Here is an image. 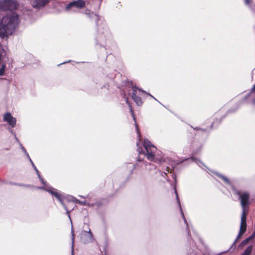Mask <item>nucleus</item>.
Returning a JSON list of instances; mask_svg holds the SVG:
<instances>
[{
    "instance_id": "obj_1",
    "label": "nucleus",
    "mask_w": 255,
    "mask_h": 255,
    "mask_svg": "<svg viewBox=\"0 0 255 255\" xmlns=\"http://www.w3.org/2000/svg\"><path fill=\"white\" fill-rule=\"evenodd\" d=\"M19 22L18 16L15 12H10L4 16L0 21V36L4 38L12 34Z\"/></svg>"
},
{
    "instance_id": "obj_2",
    "label": "nucleus",
    "mask_w": 255,
    "mask_h": 255,
    "mask_svg": "<svg viewBox=\"0 0 255 255\" xmlns=\"http://www.w3.org/2000/svg\"><path fill=\"white\" fill-rule=\"evenodd\" d=\"M127 104L128 105V107L130 109V111L131 113V114L132 115L133 117V119L135 122V128L136 130V133L137 134L138 138L139 141L136 142V145L138 147L137 150L138 151L139 155H143L144 156H146L148 160H153L155 162H156V159L155 158V153L156 151V148L155 146H154L153 144H151L150 141H149L148 139H144V147L146 150V153H144L142 151V150L140 149L139 147V142L140 141V136L139 134V130L138 128L137 125L135 122V119L133 115V111L131 107V106L129 105V104L128 103V99H126Z\"/></svg>"
},
{
    "instance_id": "obj_3",
    "label": "nucleus",
    "mask_w": 255,
    "mask_h": 255,
    "mask_svg": "<svg viewBox=\"0 0 255 255\" xmlns=\"http://www.w3.org/2000/svg\"><path fill=\"white\" fill-rule=\"evenodd\" d=\"M236 193L239 196V198L241 199V204L243 209L241 216L240 232L237 238V240H238L246 231V216L248 213L246 208L249 204L250 195L247 192H241L240 191H236Z\"/></svg>"
},
{
    "instance_id": "obj_4",
    "label": "nucleus",
    "mask_w": 255,
    "mask_h": 255,
    "mask_svg": "<svg viewBox=\"0 0 255 255\" xmlns=\"http://www.w3.org/2000/svg\"><path fill=\"white\" fill-rule=\"evenodd\" d=\"M21 146L22 150H23L24 153L26 154L27 157L29 159V160H30V162H31V164H32V165L33 166V167L34 168V170H35V171H36V173H37V175L38 176V178H39V180L41 181V183L44 185V186L42 187H37V188L44 190L47 191L48 192L50 193L52 195L54 196L63 205V206H64L65 210L67 212V213L68 214V216L69 218L70 219V215L69 214V212L68 211V209H67V207H66V206L63 203V201H62V200H63L62 195L61 194H60V193H59L58 192H57L55 189H54V188L49 186L47 184L46 182H45L44 181V180L42 179V178L40 176V175L39 174V172L38 169L36 168V166L34 165V163L32 161L31 159H30V158L28 153L26 152V150H25L24 147H23L21 145Z\"/></svg>"
},
{
    "instance_id": "obj_5",
    "label": "nucleus",
    "mask_w": 255,
    "mask_h": 255,
    "mask_svg": "<svg viewBox=\"0 0 255 255\" xmlns=\"http://www.w3.org/2000/svg\"><path fill=\"white\" fill-rule=\"evenodd\" d=\"M85 6V1L84 0H73L66 5L65 9L68 12H76Z\"/></svg>"
},
{
    "instance_id": "obj_6",
    "label": "nucleus",
    "mask_w": 255,
    "mask_h": 255,
    "mask_svg": "<svg viewBox=\"0 0 255 255\" xmlns=\"http://www.w3.org/2000/svg\"><path fill=\"white\" fill-rule=\"evenodd\" d=\"M131 91V92H130L129 94H131L133 101L138 106L141 105L142 102L141 98L139 96H141L142 93H144V91L138 89L135 87H132Z\"/></svg>"
},
{
    "instance_id": "obj_7",
    "label": "nucleus",
    "mask_w": 255,
    "mask_h": 255,
    "mask_svg": "<svg viewBox=\"0 0 255 255\" xmlns=\"http://www.w3.org/2000/svg\"><path fill=\"white\" fill-rule=\"evenodd\" d=\"M17 4L13 0H0V9L6 10H12L17 7Z\"/></svg>"
},
{
    "instance_id": "obj_8",
    "label": "nucleus",
    "mask_w": 255,
    "mask_h": 255,
    "mask_svg": "<svg viewBox=\"0 0 255 255\" xmlns=\"http://www.w3.org/2000/svg\"><path fill=\"white\" fill-rule=\"evenodd\" d=\"M81 239L84 243L93 242L94 238L91 230L89 229L88 231H83L81 234Z\"/></svg>"
},
{
    "instance_id": "obj_9",
    "label": "nucleus",
    "mask_w": 255,
    "mask_h": 255,
    "mask_svg": "<svg viewBox=\"0 0 255 255\" xmlns=\"http://www.w3.org/2000/svg\"><path fill=\"white\" fill-rule=\"evenodd\" d=\"M3 120L12 128H14L16 125V119L12 116L10 113H5L3 116Z\"/></svg>"
},
{
    "instance_id": "obj_10",
    "label": "nucleus",
    "mask_w": 255,
    "mask_h": 255,
    "mask_svg": "<svg viewBox=\"0 0 255 255\" xmlns=\"http://www.w3.org/2000/svg\"><path fill=\"white\" fill-rule=\"evenodd\" d=\"M49 1V0H31L32 6L36 8H40L45 6Z\"/></svg>"
},
{
    "instance_id": "obj_11",
    "label": "nucleus",
    "mask_w": 255,
    "mask_h": 255,
    "mask_svg": "<svg viewBox=\"0 0 255 255\" xmlns=\"http://www.w3.org/2000/svg\"><path fill=\"white\" fill-rule=\"evenodd\" d=\"M175 194H176V199H177V202L178 203L179 208L180 209V211H181V213L182 216V217H183V218L184 219V223L186 224L187 229H189V227H188L187 221H186V219H185V218L184 217V215L183 214V211H182V210L181 209V207L180 202H179V197L178 196L177 192L176 190L175 189Z\"/></svg>"
},
{
    "instance_id": "obj_12",
    "label": "nucleus",
    "mask_w": 255,
    "mask_h": 255,
    "mask_svg": "<svg viewBox=\"0 0 255 255\" xmlns=\"http://www.w3.org/2000/svg\"><path fill=\"white\" fill-rule=\"evenodd\" d=\"M253 250L252 246H250L248 247L245 252L242 254L241 255H250Z\"/></svg>"
},
{
    "instance_id": "obj_13",
    "label": "nucleus",
    "mask_w": 255,
    "mask_h": 255,
    "mask_svg": "<svg viewBox=\"0 0 255 255\" xmlns=\"http://www.w3.org/2000/svg\"><path fill=\"white\" fill-rule=\"evenodd\" d=\"M218 175L221 178H222L227 184H229V185H230L231 184V182L229 180V179L226 177L225 176H223V175H219V174H218Z\"/></svg>"
},
{
    "instance_id": "obj_14",
    "label": "nucleus",
    "mask_w": 255,
    "mask_h": 255,
    "mask_svg": "<svg viewBox=\"0 0 255 255\" xmlns=\"http://www.w3.org/2000/svg\"><path fill=\"white\" fill-rule=\"evenodd\" d=\"M5 70V65L2 64L1 68H0V76L4 75Z\"/></svg>"
},
{
    "instance_id": "obj_15",
    "label": "nucleus",
    "mask_w": 255,
    "mask_h": 255,
    "mask_svg": "<svg viewBox=\"0 0 255 255\" xmlns=\"http://www.w3.org/2000/svg\"><path fill=\"white\" fill-rule=\"evenodd\" d=\"M251 93L255 96V85L253 87ZM253 103L255 105V98L253 100Z\"/></svg>"
},
{
    "instance_id": "obj_16",
    "label": "nucleus",
    "mask_w": 255,
    "mask_h": 255,
    "mask_svg": "<svg viewBox=\"0 0 255 255\" xmlns=\"http://www.w3.org/2000/svg\"><path fill=\"white\" fill-rule=\"evenodd\" d=\"M72 255H74V252H73V247H74V234L72 233Z\"/></svg>"
},
{
    "instance_id": "obj_17",
    "label": "nucleus",
    "mask_w": 255,
    "mask_h": 255,
    "mask_svg": "<svg viewBox=\"0 0 255 255\" xmlns=\"http://www.w3.org/2000/svg\"><path fill=\"white\" fill-rule=\"evenodd\" d=\"M250 240V238H247V239L243 241L242 243V244L245 245Z\"/></svg>"
},
{
    "instance_id": "obj_18",
    "label": "nucleus",
    "mask_w": 255,
    "mask_h": 255,
    "mask_svg": "<svg viewBox=\"0 0 255 255\" xmlns=\"http://www.w3.org/2000/svg\"><path fill=\"white\" fill-rule=\"evenodd\" d=\"M76 203H78L79 204H80L81 205H85V202H82V201H80L79 200H76Z\"/></svg>"
},
{
    "instance_id": "obj_19",
    "label": "nucleus",
    "mask_w": 255,
    "mask_h": 255,
    "mask_svg": "<svg viewBox=\"0 0 255 255\" xmlns=\"http://www.w3.org/2000/svg\"><path fill=\"white\" fill-rule=\"evenodd\" d=\"M162 161L163 162H166V160H165V159H164V158H162L160 160H159V163H161Z\"/></svg>"
},
{
    "instance_id": "obj_20",
    "label": "nucleus",
    "mask_w": 255,
    "mask_h": 255,
    "mask_svg": "<svg viewBox=\"0 0 255 255\" xmlns=\"http://www.w3.org/2000/svg\"><path fill=\"white\" fill-rule=\"evenodd\" d=\"M255 237V233H254L250 237H249V238H250V240L252 239L253 238H254V237Z\"/></svg>"
},
{
    "instance_id": "obj_21",
    "label": "nucleus",
    "mask_w": 255,
    "mask_h": 255,
    "mask_svg": "<svg viewBox=\"0 0 255 255\" xmlns=\"http://www.w3.org/2000/svg\"><path fill=\"white\" fill-rule=\"evenodd\" d=\"M171 169L170 168V167H166V171H168V172H171Z\"/></svg>"
},
{
    "instance_id": "obj_22",
    "label": "nucleus",
    "mask_w": 255,
    "mask_h": 255,
    "mask_svg": "<svg viewBox=\"0 0 255 255\" xmlns=\"http://www.w3.org/2000/svg\"><path fill=\"white\" fill-rule=\"evenodd\" d=\"M245 1L247 4H250V0H245Z\"/></svg>"
},
{
    "instance_id": "obj_23",
    "label": "nucleus",
    "mask_w": 255,
    "mask_h": 255,
    "mask_svg": "<svg viewBox=\"0 0 255 255\" xmlns=\"http://www.w3.org/2000/svg\"><path fill=\"white\" fill-rule=\"evenodd\" d=\"M195 161H196V162L197 164H199V163H201V162L199 160H196Z\"/></svg>"
},
{
    "instance_id": "obj_24",
    "label": "nucleus",
    "mask_w": 255,
    "mask_h": 255,
    "mask_svg": "<svg viewBox=\"0 0 255 255\" xmlns=\"http://www.w3.org/2000/svg\"><path fill=\"white\" fill-rule=\"evenodd\" d=\"M150 95L151 97H152L153 98V99H155L154 98V97H153V96H151V95Z\"/></svg>"
}]
</instances>
